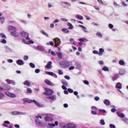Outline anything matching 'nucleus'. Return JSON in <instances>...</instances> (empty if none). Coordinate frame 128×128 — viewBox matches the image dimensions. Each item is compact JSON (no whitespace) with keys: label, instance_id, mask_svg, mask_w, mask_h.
Segmentation results:
<instances>
[{"label":"nucleus","instance_id":"1","mask_svg":"<svg viewBox=\"0 0 128 128\" xmlns=\"http://www.w3.org/2000/svg\"><path fill=\"white\" fill-rule=\"evenodd\" d=\"M60 65L62 68H68V66H70V62L66 60L60 61Z\"/></svg>","mask_w":128,"mask_h":128},{"label":"nucleus","instance_id":"2","mask_svg":"<svg viewBox=\"0 0 128 128\" xmlns=\"http://www.w3.org/2000/svg\"><path fill=\"white\" fill-rule=\"evenodd\" d=\"M34 48L36 50H39V52H44V46L42 45L34 46Z\"/></svg>","mask_w":128,"mask_h":128},{"label":"nucleus","instance_id":"3","mask_svg":"<svg viewBox=\"0 0 128 128\" xmlns=\"http://www.w3.org/2000/svg\"><path fill=\"white\" fill-rule=\"evenodd\" d=\"M20 34L23 38H25L26 40H30V37L28 36V33L26 32H21L20 33Z\"/></svg>","mask_w":128,"mask_h":128},{"label":"nucleus","instance_id":"4","mask_svg":"<svg viewBox=\"0 0 128 128\" xmlns=\"http://www.w3.org/2000/svg\"><path fill=\"white\" fill-rule=\"evenodd\" d=\"M52 94H54V91L48 88H46V92H44V94H46V96H52Z\"/></svg>","mask_w":128,"mask_h":128},{"label":"nucleus","instance_id":"5","mask_svg":"<svg viewBox=\"0 0 128 128\" xmlns=\"http://www.w3.org/2000/svg\"><path fill=\"white\" fill-rule=\"evenodd\" d=\"M45 74H48V76H53V78H58V76L52 72H48L46 71L45 72Z\"/></svg>","mask_w":128,"mask_h":128},{"label":"nucleus","instance_id":"6","mask_svg":"<svg viewBox=\"0 0 128 128\" xmlns=\"http://www.w3.org/2000/svg\"><path fill=\"white\" fill-rule=\"evenodd\" d=\"M52 61L48 62L45 66V68L48 70H52Z\"/></svg>","mask_w":128,"mask_h":128},{"label":"nucleus","instance_id":"7","mask_svg":"<svg viewBox=\"0 0 128 128\" xmlns=\"http://www.w3.org/2000/svg\"><path fill=\"white\" fill-rule=\"evenodd\" d=\"M35 122H36V126H42V127L44 126V123L40 122V120H38V119H36L35 120Z\"/></svg>","mask_w":128,"mask_h":128},{"label":"nucleus","instance_id":"8","mask_svg":"<svg viewBox=\"0 0 128 128\" xmlns=\"http://www.w3.org/2000/svg\"><path fill=\"white\" fill-rule=\"evenodd\" d=\"M5 94L6 96H10V98H16V96L15 95L14 93H10V92H6Z\"/></svg>","mask_w":128,"mask_h":128},{"label":"nucleus","instance_id":"9","mask_svg":"<svg viewBox=\"0 0 128 128\" xmlns=\"http://www.w3.org/2000/svg\"><path fill=\"white\" fill-rule=\"evenodd\" d=\"M8 30L10 32H16V28L14 26H8Z\"/></svg>","mask_w":128,"mask_h":128},{"label":"nucleus","instance_id":"10","mask_svg":"<svg viewBox=\"0 0 128 128\" xmlns=\"http://www.w3.org/2000/svg\"><path fill=\"white\" fill-rule=\"evenodd\" d=\"M6 82L8 84H12L13 86H16V82L14 80H10L9 79H6Z\"/></svg>","mask_w":128,"mask_h":128},{"label":"nucleus","instance_id":"11","mask_svg":"<svg viewBox=\"0 0 128 128\" xmlns=\"http://www.w3.org/2000/svg\"><path fill=\"white\" fill-rule=\"evenodd\" d=\"M11 36H14L15 38H18L20 36V34L16 31L11 32Z\"/></svg>","mask_w":128,"mask_h":128},{"label":"nucleus","instance_id":"12","mask_svg":"<svg viewBox=\"0 0 128 128\" xmlns=\"http://www.w3.org/2000/svg\"><path fill=\"white\" fill-rule=\"evenodd\" d=\"M54 42L55 44H58L60 46V39L58 38H54V39H53Z\"/></svg>","mask_w":128,"mask_h":128},{"label":"nucleus","instance_id":"13","mask_svg":"<svg viewBox=\"0 0 128 128\" xmlns=\"http://www.w3.org/2000/svg\"><path fill=\"white\" fill-rule=\"evenodd\" d=\"M33 102L38 106V108H44V104L38 103L36 100H33Z\"/></svg>","mask_w":128,"mask_h":128},{"label":"nucleus","instance_id":"14","mask_svg":"<svg viewBox=\"0 0 128 128\" xmlns=\"http://www.w3.org/2000/svg\"><path fill=\"white\" fill-rule=\"evenodd\" d=\"M64 4H66V6L68 7L72 6V4H70V3L68 2H60L61 6H64Z\"/></svg>","mask_w":128,"mask_h":128},{"label":"nucleus","instance_id":"15","mask_svg":"<svg viewBox=\"0 0 128 128\" xmlns=\"http://www.w3.org/2000/svg\"><path fill=\"white\" fill-rule=\"evenodd\" d=\"M44 82L45 84H48V86H54V83L48 80H44Z\"/></svg>","mask_w":128,"mask_h":128},{"label":"nucleus","instance_id":"16","mask_svg":"<svg viewBox=\"0 0 128 128\" xmlns=\"http://www.w3.org/2000/svg\"><path fill=\"white\" fill-rule=\"evenodd\" d=\"M23 102H28V104H32V102H34V100H30V99L28 98H23Z\"/></svg>","mask_w":128,"mask_h":128},{"label":"nucleus","instance_id":"17","mask_svg":"<svg viewBox=\"0 0 128 128\" xmlns=\"http://www.w3.org/2000/svg\"><path fill=\"white\" fill-rule=\"evenodd\" d=\"M16 64L18 66H24V62L22 60H16Z\"/></svg>","mask_w":128,"mask_h":128},{"label":"nucleus","instance_id":"18","mask_svg":"<svg viewBox=\"0 0 128 128\" xmlns=\"http://www.w3.org/2000/svg\"><path fill=\"white\" fill-rule=\"evenodd\" d=\"M46 98H48V100H56V95H53L51 96H47Z\"/></svg>","mask_w":128,"mask_h":128},{"label":"nucleus","instance_id":"19","mask_svg":"<svg viewBox=\"0 0 128 128\" xmlns=\"http://www.w3.org/2000/svg\"><path fill=\"white\" fill-rule=\"evenodd\" d=\"M56 54L58 58H60V59L62 58V52H57Z\"/></svg>","mask_w":128,"mask_h":128},{"label":"nucleus","instance_id":"20","mask_svg":"<svg viewBox=\"0 0 128 128\" xmlns=\"http://www.w3.org/2000/svg\"><path fill=\"white\" fill-rule=\"evenodd\" d=\"M78 26L80 28H83V30L84 32H88V28H86V26L82 25H78Z\"/></svg>","mask_w":128,"mask_h":128},{"label":"nucleus","instance_id":"21","mask_svg":"<svg viewBox=\"0 0 128 128\" xmlns=\"http://www.w3.org/2000/svg\"><path fill=\"white\" fill-rule=\"evenodd\" d=\"M116 88H118L119 90L122 89V84L120 82H118L116 84Z\"/></svg>","mask_w":128,"mask_h":128},{"label":"nucleus","instance_id":"22","mask_svg":"<svg viewBox=\"0 0 128 128\" xmlns=\"http://www.w3.org/2000/svg\"><path fill=\"white\" fill-rule=\"evenodd\" d=\"M126 74V70L124 69L120 70L119 72V74L122 76Z\"/></svg>","mask_w":128,"mask_h":128},{"label":"nucleus","instance_id":"23","mask_svg":"<svg viewBox=\"0 0 128 128\" xmlns=\"http://www.w3.org/2000/svg\"><path fill=\"white\" fill-rule=\"evenodd\" d=\"M50 126H58V122L56 121L55 122V124L53 123H50L48 124Z\"/></svg>","mask_w":128,"mask_h":128},{"label":"nucleus","instance_id":"24","mask_svg":"<svg viewBox=\"0 0 128 128\" xmlns=\"http://www.w3.org/2000/svg\"><path fill=\"white\" fill-rule=\"evenodd\" d=\"M62 30L64 32V34H68L70 32V30L66 28H64L62 29Z\"/></svg>","mask_w":128,"mask_h":128},{"label":"nucleus","instance_id":"25","mask_svg":"<svg viewBox=\"0 0 128 128\" xmlns=\"http://www.w3.org/2000/svg\"><path fill=\"white\" fill-rule=\"evenodd\" d=\"M117 114L118 116H120V118H124L125 115L123 113H120L118 112H117Z\"/></svg>","mask_w":128,"mask_h":128},{"label":"nucleus","instance_id":"26","mask_svg":"<svg viewBox=\"0 0 128 128\" xmlns=\"http://www.w3.org/2000/svg\"><path fill=\"white\" fill-rule=\"evenodd\" d=\"M67 26H69V28H68L69 30H72L74 28V26H72V24L70 22H68L67 23Z\"/></svg>","mask_w":128,"mask_h":128},{"label":"nucleus","instance_id":"27","mask_svg":"<svg viewBox=\"0 0 128 128\" xmlns=\"http://www.w3.org/2000/svg\"><path fill=\"white\" fill-rule=\"evenodd\" d=\"M70 40L71 44H74V46H76V42L74 40V38H71L70 39Z\"/></svg>","mask_w":128,"mask_h":128},{"label":"nucleus","instance_id":"28","mask_svg":"<svg viewBox=\"0 0 128 128\" xmlns=\"http://www.w3.org/2000/svg\"><path fill=\"white\" fill-rule=\"evenodd\" d=\"M24 114H26V113L24 112H22L17 111V115L18 116H24Z\"/></svg>","mask_w":128,"mask_h":128},{"label":"nucleus","instance_id":"29","mask_svg":"<svg viewBox=\"0 0 128 128\" xmlns=\"http://www.w3.org/2000/svg\"><path fill=\"white\" fill-rule=\"evenodd\" d=\"M104 104L106 106H110V102L108 100H105L104 101Z\"/></svg>","mask_w":128,"mask_h":128},{"label":"nucleus","instance_id":"30","mask_svg":"<svg viewBox=\"0 0 128 128\" xmlns=\"http://www.w3.org/2000/svg\"><path fill=\"white\" fill-rule=\"evenodd\" d=\"M100 52L98 53V56H102V52H104V50L102 48L99 49Z\"/></svg>","mask_w":128,"mask_h":128},{"label":"nucleus","instance_id":"31","mask_svg":"<svg viewBox=\"0 0 128 128\" xmlns=\"http://www.w3.org/2000/svg\"><path fill=\"white\" fill-rule=\"evenodd\" d=\"M60 126L62 128H69L68 124H68H60Z\"/></svg>","mask_w":128,"mask_h":128},{"label":"nucleus","instance_id":"32","mask_svg":"<svg viewBox=\"0 0 128 128\" xmlns=\"http://www.w3.org/2000/svg\"><path fill=\"white\" fill-rule=\"evenodd\" d=\"M102 70L104 72H110V69L106 66H104V68H102Z\"/></svg>","mask_w":128,"mask_h":128},{"label":"nucleus","instance_id":"33","mask_svg":"<svg viewBox=\"0 0 128 128\" xmlns=\"http://www.w3.org/2000/svg\"><path fill=\"white\" fill-rule=\"evenodd\" d=\"M23 84H24V86H30V83L28 80H26L23 82Z\"/></svg>","mask_w":128,"mask_h":128},{"label":"nucleus","instance_id":"34","mask_svg":"<svg viewBox=\"0 0 128 128\" xmlns=\"http://www.w3.org/2000/svg\"><path fill=\"white\" fill-rule=\"evenodd\" d=\"M41 34H44L45 36H46V38H48V33L44 32V30H42L40 31Z\"/></svg>","mask_w":128,"mask_h":128},{"label":"nucleus","instance_id":"35","mask_svg":"<svg viewBox=\"0 0 128 128\" xmlns=\"http://www.w3.org/2000/svg\"><path fill=\"white\" fill-rule=\"evenodd\" d=\"M69 128H76V126L72 124H68Z\"/></svg>","mask_w":128,"mask_h":128},{"label":"nucleus","instance_id":"36","mask_svg":"<svg viewBox=\"0 0 128 128\" xmlns=\"http://www.w3.org/2000/svg\"><path fill=\"white\" fill-rule=\"evenodd\" d=\"M119 64H120V66H126V62H124V60H120L119 61Z\"/></svg>","mask_w":128,"mask_h":128},{"label":"nucleus","instance_id":"37","mask_svg":"<svg viewBox=\"0 0 128 128\" xmlns=\"http://www.w3.org/2000/svg\"><path fill=\"white\" fill-rule=\"evenodd\" d=\"M4 20H6V18L4 16L0 17V21L1 24H4Z\"/></svg>","mask_w":128,"mask_h":128},{"label":"nucleus","instance_id":"38","mask_svg":"<svg viewBox=\"0 0 128 128\" xmlns=\"http://www.w3.org/2000/svg\"><path fill=\"white\" fill-rule=\"evenodd\" d=\"M76 68H78V70H80L82 68V66H80V64L78 62H76Z\"/></svg>","mask_w":128,"mask_h":128},{"label":"nucleus","instance_id":"39","mask_svg":"<svg viewBox=\"0 0 128 128\" xmlns=\"http://www.w3.org/2000/svg\"><path fill=\"white\" fill-rule=\"evenodd\" d=\"M62 82L63 86H68V82L66 80H62Z\"/></svg>","mask_w":128,"mask_h":128},{"label":"nucleus","instance_id":"40","mask_svg":"<svg viewBox=\"0 0 128 128\" xmlns=\"http://www.w3.org/2000/svg\"><path fill=\"white\" fill-rule=\"evenodd\" d=\"M76 18H78V20H84V17L82 16H80L78 15H77L76 16Z\"/></svg>","mask_w":128,"mask_h":128},{"label":"nucleus","instance_id":"41","mask_svg":"<svg viewBox=\"0 0 128 128\" xmlns=\"http://www.w3.org/2000/svg\"><path fill=\"white\" fill-rule=\"evenodd\" d=\"M0 36L2 38H6V34L2 33H0Z\"/></svg>","mask_w":128,"mask_h":128},{"label":"nucleus","instance_id":"42","mask_svg":"<svg viewBox=\"0 0 128 128\" xmlns=\"http://www.w3.org/2000/svg\"><path fill=\"white\" fill-rule=\"evenodd\" d=\"M45 120H46V121L52 120V118L46 116L45 117Z\"/></svg>","mask_w":128,"mask_h":128},{"label":"nucleus","instance_id":"43","mask_svg":"<svg viewBox=\"0 0 128 128\" xmlns=\"http://www.w3.org/2000/svg\"><path fill=\"white\" fill-rule=\"evenodd\" d=\"M32 90L30 88H27V92H26V94H32Z\"/></svg>","mask_w":128,"mask_h":128},{"label":"nucleus","instance_id":"44","mask_svg":"<svg viewBox=\"0 0 128 128\" xmlns=\"http://www.w3.org/2000/svg\"><path fill=\"white\" fill-rule=\"evenodd\" d=\"M4 48L6 50V52H12V49L8 48V46H5Z\"/></svg>","mask_w":128,"mask_h":128},{"label":"nucleus","instance_id":"45","mask_svg":"<svg viewBox=\"0 0 128 128\" xmlns=\"http://www.w3.org/2000/svg\"><path fill=\"white\" fill-rule=\"evenodd\" d=\"M100 124L102 125V126H104V124H106V122H104V120H100Z\"/></svg>","mask_w":128,"mask_h":128},{"label":"nucleus","instance_id":"46","mask_svg":"<svg viewBox=\"0 0 128 128\" xmlns=\"http://www.w3.org/2000/svg\"><path fill=\"white\" fill-rule=\"evenodd\" d=\"M96 36H98V38H102V33L100 32H97Z\"/></svg>","mask_w":128,"mask_h":128},{"label":"nucleus","instance_id":"47","mask_svg":"<svg viewBox=\"0 0 128 128\" xmlns=\"http://www.w3.org/2000/svg\"><path fill=\"white\" fill-rule=\"evenodd\" d=\"M99 112L100 114H106V110L100 109L99 110Z\"/></svg>","mask_w":128,"mask_h":128},{"label":"nucleus","instance_id":"48","mask_svg":"<svg viewBox=\"0 0 128 128\" xmlns=\"http://www.w3.org/2000/svg\"><path fill=\"white\" fill-rule=\"evenodd\" d=\"M30 68H36V65H34V64L33 63H30Z\"/></svg>","mask_w":128,"mask_h":128},{"label":"nucleus","instance_id":"49","mask_svg":"<svg viewBox=\"0 0 128 128\" xmlns=\"http://www.w3.org/2000/svg\"><path fill=\"white\" fill-rule=\"evenodd\" d=\"M68 92H70V94H72V92H74V90H72V89L70 88H68Z\"/></svg>","mask_w":128,"mask_h":128},{"label":"nucleus","instance_id":"50","mask_svg":"<svg viewBox=\"0 0 128 128\" xmlns=\"http://www.w3.org/2000/svg\"><path fill=\"white\" fill-rule=\"evenodd\" d=\"M122 120H123V122H125V124H128V118H124V119Z\"/></svg>","mask_w":128,"mask_h":128},{"label":"nucleus","instance_id":"51","mask_svg":"<svg viewBox=\"0 0 128 128\" xmlns=\"http://www.w3.org/2000/svg\"><path fill=\"white\" fill-rule=\"evenodd\" d=\"M3 98H4V94L0 92V100H2Z\"/></svg>","mask_w":128,"mask_h":128},{"label":"nucleus","instance_id":"52","mask_svg":"<svg viewBox=\"0 0 128 128\" xmlns=\"http://www.w3.org/2000/svg\"><path fill=\"white\" fill-rule=\"evenodd\" d=\"M3 90H10V87L8 86H6V88H3Z\"/></svg>","mask_w":128,"mask_h":128},{"label":"nucleus","instance_id":"53","mask_svg":"<svg viewBox=\"0 0 128 128\" xmlns=\"http://www.w3.org/2000/svg\"><path fill=\"white\" fill-rule=\"evenodd\" d=\"M12 116H16L18 115V111H14L12 112Z\"/></svg>","mask_w":128,"mask_h":128},{"label":"nucleus","instance_id":"54","mask_svg":"<svg viewBox=\"0 0 128 128\" xmlns=\"http://www.w3.org/2000/svg\"><path fill=\"white\" fill-rule=\"evenodd\" d=\"M28 44H34V41H32V40H30L28 41Z\"/></svg>","mask_w":128,"mask_h":128},{"label":"nucleus","instance_id":"55","mask_svg":"<svg viewBox=\"0 0 128 128\" xmlns=\"http://www.w3.org/2000/svg\"><path fill=\"white\" fill-rule=\"evenodd\" d=\"M91 108L94 110H98V108L96 107L95 106H92Z\"/></svg>","mask_w":128,"mask_h":128},{"label":"nucleus","instance_id":"56","mask_svg":"<svg viewBox=\"0 0 128 128\" xmlns=\"http://www.w3.org/2000/svg\"><path fill=\"white\" fill-rule=\"evenodd\" d=\"M40 70L38 68H37L35 70L36 74H40Z\"/></svg>","mask_w":128,"mask_h":128},{"label":"nucleus","instance_id":"57","mask_svg":"<svg viewBox=\"0 0 128 128\" xmlns=\"http://www.w3.org/2000/svg\"><path fill=\"white\" fill-rule=\"evenodd\" d=\"M91 114H94V116H96V114H98V113L96 111L92 110Z\"/></svg>","mask_w":128,"mask_h":128},{"label":"nucleus","instance_id":"58","mask_svg":"<svg viewBox=\"0 0 128 128\" xmlns=\"http://www.w3.org/2000/svg\"><path fill=\"white\" fill-rule=\"evenodd\" d=\"M83 82L85 84H90V82H88V81L86 80H84L83 81Z\"/></svg>","mask_w":128,"mask_h":128},{"label":"nucleus","instance_id":"59","mask_svg":"<svg viewBox=\"0 0 128 128\" xmlns=\"http://www.w3.org/2000/svg\"><path fill=\"white\" fill-rule=\"evenodd\" d=\"M24 60H28V56H24Z\"/></svg>","mask_w":128,"mask_h":128},{"label":"nucleus","instance_id":"60","mask_svg":"<svg viewBox=\"0 0 128 128\" xmlns=\"http://www.w3.org/2000/svg\"><path fill=\"white\" fill-rule=\"evenodd\" d=\"M94 100H96V102H98L100 100V97L96 96L94 98Z\"/></svg>","mask_w":128,"mask_h":128},{"label":"nucleus","instance_id":"61","mask_svg":"<svg viewBox=\"0 0 128 128\" xmlns=\"http://www.w3.org/2000/svg\"><path fill=\"white\" fill-rule=\"evenodd\" d=\"M60 20L58 19H56L53 22V24H58V22H59Z\"/></svg>","mask_w":128,"mask_h":128},{"label":"nucleus","instance_id":"62","mask_svg":"<svg viewBox=\"0 0 128 128\" xmlns=\"http://www.w3.org/2000/svg\"><path fill=\"white\" fill-rule=\"evenodd\" d=\"M114 6L116 8H118V7L120 8V5H119L116 2H114Z\"/></svg>","mask_w":128,"mask_h":128},{"label":"nucleus","instance_id":"63","mask_svg":"<svg viewBox=\"0 0 128 128\" xmlns=\"http://www.w3.org/2000/svg\"><path fill=\"white\" fill-rule=\"evenodd\" d=\"M2 44H6V40L5 39H3L2 40H1Z\"/></svg>","mask_w":128,"mask_h":128},{"label":"nucleus","instance_id":"64","mask_svg":"<svg viewBox=\"0 0 128 128\" xmlns=\"http://www.w3.org/2000/svg\"><path fill=\"white\" fill-rule=\"evenodd\" d=\"M110 128H116V126H114V124H110Z\"/></svg>","mask_w":128,"mask_h":128}]
</instances>
